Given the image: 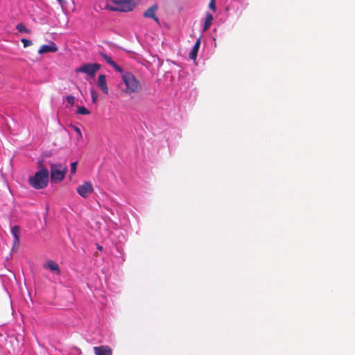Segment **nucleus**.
<instances>
[{
	"instance_id": "6",
	"label": "nucleus",
	"mask_w": 355,
	"mask_h": 355,
	"mask_svg": "<svg viewBox=\"0 0 355 355\" xmlns=\"http://www.w3.org/2000/svg\"><path fill=\"white\" fill-rule=\"evenodd\" d=\"M77 193L83 198H87L94 192V187L91 182H85L76 189Z\"/></svg>"
},
{
	"instance_id": "27",
	"label": "nucleus",
	"mask_w": 355,
	"mask_h": 355,
	"mask_svg": "<svg viewBox=\"0 0 355 355\" xmlns=\"http://www.w3.org/2000/svg\"><path fill=\"white\" fill-rule=\"evenodd\" d=\"M97 249H98V250H100V251H102V250H103V247H102L101 245H97Z\"/></svg>"
},
{
	"instance_id": "20",
	"label": "nucleus",
	"mask_w": 355,
	"mask_h": 355,
	"mask_svg": "<svg viewBox=\"0 0 355 355\" xmlns=\"http://www.w3.org/2000/svg\"><path fill=\"white\" fill-rule=\"evenodd\" d=\"M77 164H78V162H72L71 164V169H70V172H71V175H74L76 172V168H77Z\"/></svg>"
},
{
	"instance_id": "2",
	"label": "nucleus",
	"mask_w": 355,
	"mask_h": 355,
	"mask_svg": "<svg viewBox=\"0 0 355 355\" xmlns=\"http://www.w3.org/2000/svg\"><path fill=\"white\" fill-rule=\"evenodd\" d=\"M136 3L132 0H111L110 2H105L104 8L116 12L132 11Z\"/></svg>"
},
{
	"instance_id": "7",
	"label": "nucleus",
	"mask_w": 355,
	"mask_h": 355,
	"mask_svg": "<svg viewBox=\"0 0 355 355\" xmlns=\"http://www.w3.org/2000/svg\"><path fill=\"white\" fill-rule=\"evenodd\" d=\"M158 10L157 4L155 3L148 8L143 14L146 18L153 19L157 24H159V20L156 15V12Z\"/></svg>"
},
{
	"instance_id": "13",
	"label": "nucleus",
	"mask_w": 355,
	"mask_h": 355,
	"mask_svg": "<svg viewBox=\"0 0 355 355\" xmlns=\"http://www.w3.org/2000/svg\"><path fill=\"white\" fill-rule=\"evenodd\" d=\"M200 46V38L196 40L191 51L189 53L190 59L195 60Z\"/></svg>"
},
{
	"instance_id": "23",
	"label": "nucleus",
	"mask_w": 355,
	"mask_h": 355,
	"mask_svg": "<svg viewBox=\"0 0 355 355\" xmlns=\"http://www.w3.org/2000/svg\"><path fill=\"white\" fill-rule=\"evenodd\" d=\"M91 96H92V103H95L97 101V94L93 89L91 90Z\"/></svg>"
},
{
	"instance_id": "9",
	"label": "nucleus",
	"mask_w": 355,
	"mask_h": 355,
	"mask_svg": "<svg viewBox=\"0 0 355 355\" xmlns=\"http://www.w3.org/2000/svg\"><path fill=\"white\" fill-rule=\"evenodd\" d=\"M95 355H112V349L107 345H101L93 348Z\"/></svg>"
},
{
	"instance_id": "25",
	"label": "nucleus",
	"mask_w": 355,
	"mask_h": 355,
	"mask_svg": "<svg viewBox=\"0 0 355 355\" xmlns=\"http://www.w3.org/2000/svg\"><path fill=\"white\" fill-rule=\"evenodd\" d=\"M209 8L215 11L216 10V5H215V1H210L209 3Z\"/></svg>"
},
{
	"instance_id": "3",
	"label": "nucleus",
	"mask_w": 355,
	"mask_h": 355,
	"mask_svg": "<svg viewBox=\"0 0 355 355\" xmlns=\"http://www.w3.org/2000/svg\"><path fill=\"white\" fill-rule=\"evenodd\" d=\"M122 80L125 85V88L123 90L124 93L130 95L137 93L141 89V85L136 77L130 72L123 73Z\"/></svg>"
},
{
	"instance_id": "16",
	"label": "nucleus",
	"mask_w": 355,
	"mask_h": 355,
	"mask_svg": "<svg viewBox=\"0 0 355 355\" xmlns=\"http://www.w3.org/2000/svg\"><path fill=\"white\" fill-rule=\"evenodd\" d=\"M100 55L111 66H112L114 64L115 62H114L112 60V59L110 56H108L106 53L101 52V53H100Z\"/></svg>"
},
{
	"instance_id": "22",
	"label": "nucleus",
	"mask_w": 355,
	"mask_h": 355,
	"mask_svg": "<svg viewBox=\"0 0 355 355\" xmlns=\"http://www.w3.org/2000/svg\"><path fill=\"white\" fill-rule=\"evenodd\" d=\"M67 101L71 105H73L75 103V98L72 95H69L67 96Z\"/></svg>"
},
{
	"instance_id": "12",
	"label": "nucleus",
	"mask_w": 355,
	"mask_h": 355,
	"mask_svg": "<svg viewBox=\"0 0 355 355\" xmlns=\"http://www.w3.org/2000/svg\"><path fill=\"white\" fill-rule=\"evenodd\" d=\"M11 233L14 237L13 245L14 246H18L19 244L20 238V227L18 225H15L12 227Z\"/></svg>"
},
{
	"instance_id": "18",
	"label": "nucleus",
	"mask_w": 355,
	"mask_h": 355,
	"mask_svg": "<svg viewBox=\"0 0 355 355\" xmlns=\"http://www.w3.org/2000/svg\"><path fill=\"white\" fill-rule=\"evenodd\" d=\"M77 113L78 114L87 115L89 114V111L83 106H78L77 110Z\"/></svg>"
},
{
	"instance_id": "15",
	"label": "nucleus",
	"mask_w": 355,
	"mask_h": 355,
	"mask_svg": "<svg viewBox=\"0 0 355 355\" xmlns=\"http://www.w3.org/2000/svg\"><path fill=\"white\" fill-rule=\"evenodd\" d=\"M16 29L19 33H25L27 34H30L31 33V31L26 28L23 23H19L17 25Z\"/></svg>"
},
{
	"instance_id": "5",
	"label": "nucleus",
	"mask_w": 355,
	"mask_h": 355,
	"mask_svg": "<svg viewBox=\"0 0 355 355\" xmlns=\"http://www.w3.org/2000/svg\"><path fill=\"white\" fill-rule=\"evenodd\" d=\"M101 69V64L98 63H87L81 65L80 67L76 69V73H84L88 76L93 77L96 73Z\"/></svg>"
},
{
	"instance_id": "8",
	"label": "nucleus",
	"mask_w": 355,
	"mask_h": 355,
	"mask_svg": "<svg viewBox=\"0 0 355 355\" xmlns=\"http://www.w3.org/2000/svg\"><path fill=\"white\" fill-rule=\"evenodd\" d=\"M58 49L57 45L54 42H51L49 44H44L41 46L38 50V53L43 54L49 52L55 53L58 51Z\"/></svg>"
},
{
	"instance_id": "4",
	"label": "nucleus",
	"mask_w": 355,
	"mask_h": 355,
	"mask_svg": "<svg viewBox=\"0 0 355 355\" xmlns=\"http://www.w3.org/2000/svg\"><path fill=\"white\" fill-rule=\"evenodd\" d=\"M67 166L62 164H51V180L53 182H61L67 172Z\"/></svg>"
},
{
	"instance_id": "26",
	"label": "nucleus",
	"mask_w": 355,
	"mask_h": 355,
	"mask_svg": "<svg viewBox=\"0 0 355 355\" xmlns=\"http://www.w3.org/2000/svg\"><path fill=\"white\" fill-rule=\"evenodd\" d=\"M60 5L61 6V7L62 8L63 7V3H64V1L63 0H58Z\"/></svg>"
},
{
	"instance_id": "21",
	"label": "nucleus",
	"mask_w": 355,
	"mask_h": 355,
	"mask_svg": "<svg viewBox=\"0 0 355 355\" xmlns=\"http://www.w3.org/2000/svg\"><path fill=\"white\" fill-rule=\"evenodd\" d=\"M21 42L25 48L32 45V44H33L31 40L25 39V38H22L21 40Z\"/></svg>"
},
{
	"instance_id": "14",
	"label": "nucleus",
	"mask_w": 355,
	"mask_h": 355,
	"mask_svg": "<svg viewBox=\"0 0 355 355\" xmlns=\"http://www.w3.org/2000/svg\"><path fill=\"white\" fill-rule=\"evenodd\" d=\"M213 19L214 18L212 15L207 12L206 15L205 21L203 26V31H206L210 28Z\"/></svg>"
},
{
	"instance_id": "24",
	"label": "nucleus",
	"mask_w": 355,
	"mask_h": 355,
	"mask_svg": "<svg viewBox=\"0 0 355 355\" xmlns=\"http://www.w3.org/2000/svg\"><path fill=\"white\" fill-rule=\"evenodd\" d=\"M116 71L118 72H120V73H123V69L122 68L119 66L116 62H114V64L112 66Z\"/></svg>"
},
{
	"instance_id": "19",
	"label": "nucleus",
	"mask_w": 355,
	"mask_h": 355,
	"mask_svg": "<svg viewBox=\"0 0 355 355\" xmlns=\"http://www.w3.org/2000/svg\"><path fill=\"white\" fill-rule=\"evenodd\" d=\"M72 128L76 132V135H77L76 139L81 140L83 139V135H82L80 129L78 127L75 126V125H73Z\"/></svg>"
},
{
	"instance_id": "11",
	"label": "nucleus",
	"mask_w": 355,
	"mask_h": 355,
	"mask_svg": "<svg viewBox=\"0 0 355 355\" xmlns=\"http://www.w3.org/2000/svg\"><path fill=\"white\" fill-rule=\"evenodd\" d=\"M98 86L105 94H108V87L106 83V76L104 74H100L98 78Z\"/></svg>"
},
{
	"instance_id": "17",
	"label": "nucleus",
	"mask_w": 355,
	"mask_h": 355,
	"mask_svg": "<svg viewBox=\"0 0 355 355\" xmlns=\"http://www.w3.org/2000/svg\"><path fill=\"white\" fill-rule=\"evenodd\" d=\"M100 55L111 66H112L114 64L115 62H114L112 60V59L110 56H108L106 53L101 52V53H100Z\"/></svg>"
},
{
	"instance_id": "1",
	"label": "nucleus",
	"mask_w": 355,
	"mask_h": 355,
	"mask_svg": "<svg viewBox=\"0 0 355 355\" xmlns=\"http://www.w3.org/2000/svg\"><path fill=\"white\" fill-rule=\"evenodd\" d=\"M39 171L33 176L28 178L29 184L35 189H42L45 188L49 183V172L44 166L42 161H39Z\"/></svg>"
},
{
	"instance_id": "10",
	"label": "nucleus",
	"mask_w": 355,
	"mask_h": 355,
	"mask_svg": "<svg viewBox=\"0 0 355 355\" xmlns=\"http://www.w3.org/2000/svg\"><path fill=\"white\" fill-rule=\"evenodd\" d=\"M44 268L49 269L51 271L55 272L58 275H60L59 265L53 260H48L44 265Z\"/></svg>"
}]
</instances>
